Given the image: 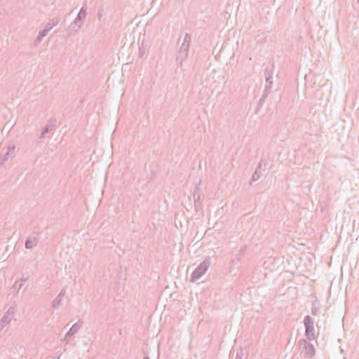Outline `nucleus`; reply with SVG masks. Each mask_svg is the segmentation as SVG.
Segmentation results:
<instances>
[{
    "label": "nucleus",
    "instance_id": "f257e3e1",
    "mask_svg": "<svg viewBox=\"0 0 359 359\" xmlns=\"http://www.w3.org/2000/svg\"><path fill=\"white\" fill-rule=\"evenodd\" d=\"M87 4L85 3L83 4L75 19L70 23L68 27L69 35H72L76 33L82 26L87 15Z\"/></svg>",
    "mask_w": 359,
    "mask_h": 359
},
{
    "label": "nucleus",
    "instance_id": "f03ea898",
    "mask_svg": "<svg viewBox=\"0 0 359 359\" xmlns=\"http://www.w3.org/2000/svg\"><path fill=\"white\" fill-rule=\"evenodd\" d=\"M210 264V258H205L192 272L190 281L192 283L199 280L207 271Z\"/></svg>",
    "mask_w": 359,
    "mask_h": 359
},
{
    "label": "nucleus",
    "instance_id": "7ed1b4c3",
    "mask_svg": "<svg viewBox=\"0 0 359 359\" xmlns=\"http://www.w3.org/2000/svg\"><path fill=\"white\" fill-rule=\"evenodd\" d=\"M304 325L305 327V336L309 341L314 340L316 338L314 322L312 318L307 315L304 318Z\"/></svg>",
    "mask_w": 359,
    "mask_h": 359
},
{
    "label": "nucleus",
    "instance_id": "20e7f679",
    "mask_svg": "<svg viewBox=\"0 0 359 359\" xmlns=\"http://www.w3.org/2000/svg\"><path fill=\"white\" fill-rule=\"evenodd\" d=\"M273 67L272 66L270 69L267 67L265 71L266 85L263 92V100H266L271 92L273 86Z\"/></svg>",
    "mask_w": 359,
    "mask_h": 359
},
{
    "label": "nucleus",
    "instance_id": "39448f33",
    "mask_svg": "<svg viewBox=\"0 0 359 359\" xmlns=\"http://www.w3.org/2000/svg\"><path fill=\"white\" fill-rule=\"evenodd\" d=\"M267 165V161L265 159H261L260 162L259 163L258 166L257 167L255 172L252 175V177L251 178L250 184L252 182H256L258 180L260 179L262 175H264L266 174V168Z\"/></svg>",
    "mask_w": 359,
    "mask_h": 359
},
{
    "label": "nucleus",
    "instance_id": "423d86ee",
    "mask_svg": "<svg viewBox=\"0 0 359 359\" xmlns=\"http://www.w3.org/2000/svg\"><path fill=\"white\" fill-rule=\"evenodd\" d=\"M300 346H304V355L305 357L311 358L315 355V348L312 344L307 342L306 339L299 341Z\"/></svg>",
    "mask_w": 359,
    "mask_h": 359
},
{
    "label": "nucleus",
    "instance_id": "0eeeda50",
    "mask_svg": "<svg viewBox=\"0 0 359 359\" xmlns=\"http://www.w3.org/2000/svg\"><path fill=\"white\" fill-rule=\"evenodd\" d=\"M14 308L10 307L0 320V332L11 321L14 315Z\"/></svg>",
    "mask_w": 359,
    "mask_h": 359
},
{
    "label": "nucleus",
    "instance_id": "6e6552de",
    "mask_svg": "<svg viewBox=\"0 0 359 359\" xmlns=\"http://www.w3.org/2000/svg\"><path fill=\"white\" fill-rule=\"evenodd\" d=\"M15 150V145H10L7 147L6 151L4 153L2 152L0 154V163L3 164L4 162L8 160L9 157L14 156Z\"/></svg>",
    "mask_w": 359,
    "mask_h": 359
},
{
    "label": "nucleus",
    "instance_id": "1a4fd4ad",
    "mask_svg": "<svg viewBox=\"0 0 359 359\" xmlns=\"http://www.w3.org/2000/svg\"><path fill=\"white\" fill-rule=\"evenodd\" d=\"M38 243V238L35 236H29L27 238L25 243V248L27 250L32 249Z\"/></svg>",
    "mask_w": 359,
    "mask_h": 359
},
{
    "label": "nucleus",
    "instance_id": "9d476101",
    "mask_svg": "<svg viewBox=\"0 0 359 359\" xmlns=\"http://www.w3.org/2000/svg\"><path fill=\"white\" fill-rule=\"evenodd\" d=\"M81 327V323L80 321H78L77 323H74L69 329V330L66 333L65 339L72 337L79 330Z\"/></svg>",
    "mask_w": 359,
    "mask_h": 359
},
{
    "label": "nucleus",
    "instance_id": "9b49d317",
    "mask_svg": "<svg viewBox=\"0 0 359 359\" xmlns=\"http://www.w3.org/2000/svg\"><path fill=\"white\" fill-rule=\"evenodd\" d=\"M48 29L46 28L41 30L35 39V45L39 43L42 41V39L48 34Z\"/></svg>",
    "mask_w": 359,
    "mask_h": 359
},
{
    "label": "nucleus",
    "instance_id": "f8f14e48",
    "mask_svg": "<svg viewBox=\"0 0 359 359\" xmlns=\"http://www.w3.org/2000/svg\"><path fill=\"white\" fill-rule=\"evenodd\" d=\"M60 20V18L59 17L53 18V19L50 20L45 28L48 29V32H50L53 27L56 26L59 23Z\"/></svg>",
    "mask_w": 359,
    "mask_h": 359
},
{
    "label": "nucleus",
    "instance_id": "ddd939ff",
    "mask_svg": "<svg viewBox=\"0 0 359 359\" xmlns=\"http://www.w3.org/2000/svg\"><path fill=\"white\" fill-rule=\"evenodd\" d=\"M56 121H51L52 123H50L48 124H46L43 126V129H42V131H43V135H46L48 134V133H50V131H51L53 128H54V123L53 122H55Z\"/></svg>",
    "mask_w": 359,
    "mask_h": 359
},
{
    "label": "nucleus",
    "instance_id": "4468645a",
    "mask_svg": "<svg viewBox=\"0 0 359 359\" xmlns=\"http://www.w3.org/2000/svg\"><path fill=\"white\" fill-rule=\"evenodd\" d=\"M188 55H189V53H180V52H178V54H177V55L176 57L175 60L178 61V60H181L185 61L187 59Z\"/></svg>",
    "mask_w": 359,
    "mask_h": 359
},
{
    "label": "nucleus",
    "instance_id": "2eb2a0df",
    "mask_svg": "<svg viewBox=\"0 0 359 359\" xmlns=\"http://www.w3.org/2000/svg\"><path fill=\"white\" fill-rule=\"evenodd\" d=\"M62 299L60 298V297H56L52 302V307L55 309L57 308L60 306Z\"/></svg>",
    "mask_w": 359,
    "mask_h": 359
},
{
    "label": "nucleus",
    "instance_id": "dca6fc26",
    "mask_svg": "<svg viewBox=\"0 0 359 359\" xmlns=\"http://www.w3.org/2000/svg\"><path fill=\"white\" fill-rule=\"evenodd\" d=\"M189 45L182 43L179 50L180 53H189Z\"/></svg>",
    "mask_w": 359,
    "mask_h": 359
},
{
    "label": "nucleus",
    "instance_id": "f3484780",
    "mask_svg": "<svg viewBox=\"0 0 359 359\" xmlns=\"http://www.w3.org/2000/svg\"><path fill=\"white\" fill-rule=\"evenodd\" d=\"M22 283H20V280H16L15 282V283L13 284V285L12 286V288L15 290L17 291V292H18L20 291V290L22 288Z\"/></svg>",
    "mask_w": 359,
    "mask_h": 359
},
{
    "label": "nucleus",
    "instance_id": "a211bd4d",
    "mask_svg": "<svg viewBox=\"0 0 359 359\" xmlns=\"http://www.w3.org/2000/svg\"><path fill=\"white\" fill-rule=\"evenodd\" d=\"M191 39V35L188 33H186L184 35L182 43H185L187 45L190 46Z\"/></svg>",
    "mask_w": 359,
    "mask_h": 359
},
{
    "label": "nucleus",
    "instance_id": "6ab92c4d",
    "mask_svg": "<svg viewBox=\"0 0 359 359\" xmlns=\"http://www.w3.org/2000/svg\"><path fill=\"white\" fill-rule=\"evenodd\" d=\"M194 199L195 203H201L200 194H198V193H196V191H195L194 194Z\"/></svg>",
    "mask_w": 359,
    "mask_h": 359
},
{
    "label": "nucleus",
    "instance_id": "aec40b11",
    "mask_svg": "<svg viewBox=\"0 0 359 359\" xmlns=\"http://www.w3.org/2000/svg\"><path fill=\"white\" fill-rule=\"evenodd\" d=\"M319 313V309L318 307H313L311 309V314L313 316H318Z\"/></svg>",
    "mask_w": 359,
    "mask_h": 359
},
{
    "label": "nucleus",
    "instance_id": "412c9836",
    "mask_svg": "<svg viewBox=\"0 0 359 359\" xmlns=\"http://www.w3.org/2000/svg\"><path fill=\"white\" fill-rule=\"evenodd\" d=\"M66 290L65 288L62 289L60 292V293L57 294V297H60V298L62 299L63 297L65 295Z\"/></svg>",
    "mask_w": 359,
    "mask_h": 359
},
{
    "label": "nucleus",
    "instance_id": "4be33fe9",
    "mask_svg": "<svg viewBox=\"0 0 359 359\" xmlns=\"http://www.w3.org/2000/svg\"><path fill=\"white\" fill-rule=\"evenodd\" d=\"M103 14H104V9H100L98 11V13H97L98 20H100L102 18V17L103 16Z\"/></svg>",
    "mask_w": 359,
    "mask_h": 359
},
{
    "label": "nucleus",
    "instance_id": "5701e85b",
    "mask_svg": "<svg viewBox=\"0 0 359 359\" xmlns=\"http://www.w3.org/2000/svg\"><path fill=\"white\" fill-rule=\"evenodd\" d=\"M175 62H176V65H177V67H182V65H183L184 60H178V61H177V60H175Z\"/></svg>",
    "mask_w": 359,
    "mask_h": 359
},
{
    "label": "nucleus",
    "instance_id": "b1692460",
    "mask_svg": "<svg viewBox=\"0 0 359 359\" xmlns=\"http://www.w3.org/2000/svg\"><path fill=\"white\" fill-rule=\"evenodd\" d=\"M264 101H265V100H263V95H262L261 98L259 99V105L261 106L264 102Z\"/></svg>",
    "mask_w": 359,
    "mask_h": 359
},
{
    "label": "nucleus",
    "instance_id": "393cba45",
    "mask_svg": "<svg viewBox=\"0 0 359 359\" xmlns=\"http://www.w3.org/2000/svg\"><path fill=\"white\" fill-rule=\"evenodd\" d=\"M242 357H243L242 354L240 355L238 353H237L235 359H242Z\"/></svg>",
    "mask_w": 359,
    "mask_h": 359
},
{
    "label": "nucleus",
    "instance_id": "a878e982",
    "mask_svg": "<svg viewBox=\"0 0 359 359\" xmlns=\"http://www.w3.org/2000/svg\"><path fill=\"white\" fill-rule=\"evenodd\" d=\"M27 280V278H22L20 280V283H22L23 284V282H25Z\"/></svg>",
    "mask_w": 359,
    "mask_h": 359
},
{
    "label": "nucleus",
    "instance_id": "bb28decb",
    "mask_svg": "<svg viewBox=\"0 0 359 359\" xmlns=\"http://www.w3.org/2000/svg\"><path fill=\"white\" fill-rule=\"evenodd\" d=\"M45 136H46V135H43V131H42L39 138L40 139H43L45 137Z\"/></svg>",
    "mask_w": 359,
    "mask_h": 359
},
{
    "label": "nucleus",
    "instance_id": "cd10ccee",
    "mask_svg": "<svg viewBox=\"0 0 359 359\" xmlns=\"http://www.w3.org/2000/svg\"><path fill=\"white\" fill-rule=\"evenodd\" d=\"M143 359H149V357H144Z\"/></svg>",
    "mask_w": 359,
    "mask_h": 359
},
{
    "label": "nucleus",
    "instance_id": "c85d7f7f",
    "mask_svg": "<svg viewBox=\"0 0 359 359\" xmlns=\"http://www.w3.org/2000/svg\"><path fill=\"white\" fill-rule=\"evenodd\" d=\"M243 251H244V248H241V252H243Z\"/></svg>",
    "mask_w": 359,
    "mask_h": 359
},
{
    "label": "nucleus",
    "instance_id": "c756f323",
    "mask_svg": "<svg viewBox=\"0 0 359 359\" xmlns=\"http://www.w3.org/2000/svg\"><path fill=\"white\" fill-rule=\"evenodd\" d=\"M357 1H358V5H359V0H357Z\"/></svg>",
    "mask_w": 359,
    "mask_h": 359
}]
</instances>
